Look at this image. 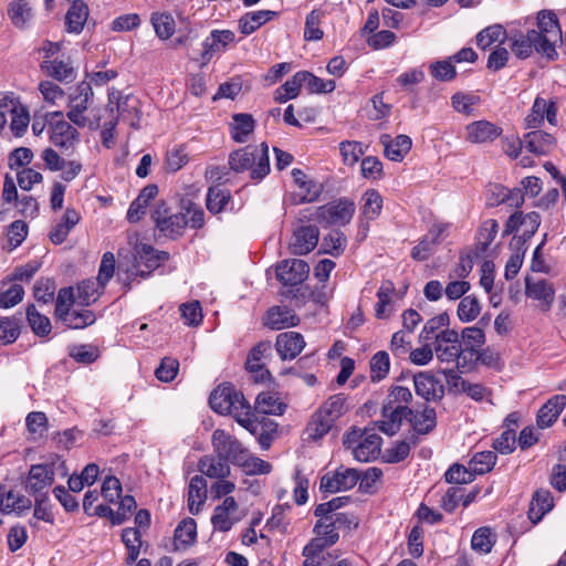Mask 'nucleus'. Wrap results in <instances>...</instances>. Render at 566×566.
Instances as JSON below:
<instances>
[{
    "mask_svg": "<svg viewBox=\"0 0 566 566\" xmlns=\"http://www.w3.org/2000/svg\"><path fill=\"white\" fill-rule=\"evenodd\" d=\"M230 197L228 189H222L219 186L210 187L206 199L207 209L213 214L221 212Z\"/></svg>",
    "mask_w": 566,
    "mask_h": 566,
    "instance_id": "nucleus-52",
    "label": "nucleus"
},
{
    "mask_svg": "<svg viewBox=\"0 0 566 566\" xmlns=\"http://www.w3.org/2000/svg\"><path fill=\"white\" fill-rule=\"evenodd\" d=\"M87 17L88 8L86 3L81 0H74L65 17L67 32L76 34L81 33Z\"/></svg>",
    "mask_w": 566,
    "mask_h": 566,
    "instance_id": "nucleus-39",
    "label": "nucleus"
},
{
    "mask_svg": "<svg viewBox=\"0 0 566 566\" xmlns=\"http://www.w3.org/2000/svg\"><path fill=\"white\" fill-rule=\"evenodd\" d=\"M539 224L541 216L538 212L532 211L524 214L522 211H517L509 217L503 235L521 232V235L530 240L536 233Z\"/></svg>",
    "mask_w": 566,
    "mask_h": 566,
    "instance_id": "nucleus-13",
    "label": "nucleus"
},
{
    "mask_svg": "<svg viewBox=\"0 0 566 566\" xmlns=\"http://www.w3.org/2000/svg\"><path fill=\"white\" fill-rule=\"evenodd\" d=\"M347 239L340 230H332L323 238L319 253L339 256L346 248Z\"/></svg>",
    "mask_w": 566,
    "mask_h": 566,
    "instance_id": "nucleus-46",
    "label": "nucleus"
},
{
    "mask_svg": "<svg viewBox=\"0 0 566 566\" xmlns=\"http://www.w3.org/2000/svg\"><path fill=\"white\" fill-rule=\"evenodd\" d=\"M507 36L505 29L501 24H493L476 34V45L482 50H486L495 42H499V45L503 44Z\"/></svg>",
    "mask_w": 566,
    "mask_h": 566,
    "instance_id": "nucleus-44",
    "label": "nucleus"
},
{
    "mask_svg": "<svg viewBox=\"0 0 566 566\" xmlns=\"http://www.w3.org/2000/svg\"><path fill=\"white\" fill-rule=\"evenodd\" d=\"M319 520L316 522L313 528L315 542H318L325 549L336 544L339 539L338 528L335 523L331 520L332 516H318Z\"/></svg>",
    "mask_w": 566,
    "mask_h": 566,
    "instance_id": "nucleus-30",
    "label": "nucleus"
},
{
    "mask_svg": "<svg viewBox=\"0 0 566 566\" xmlns=\"http://www.w3.org/2000/svg\"><path fill=\"white\" fill-rule=\"evenodd\" d=\"M553 135L543 130H533L524 135V147L535 155H547L555 147Z\"/></svg>",
    "mask_w": 566,
    "mask_h": 566,
    "instance_id": "nucleus-29",
    "label": "nucleus"
},
{
    "mask_svg": "<svg viewBox=\"0 0 566 566\" xmlns=\"http://www.w3.org/2000/svg\"><path fill=\"white\" fill-rule=\"evenodd\" d=\"M566 406L565 395H555L544 403L536 417V423L538 428H549L559 417L560 412Z\"/></svg>",
    "mask_w": 566,
    "mask_h": 566,
    "instance_id": "nucleus-24",
    "label": "nucleus"
},
{
    "mask_svg": "<svg viewBox=\"0 0 566 566\" xmlns=\"http://www.w3.org/2000/svg\"><path fill=\"white\" fill-rule=\"evenodd\" d=\"M389 355L385 350L377 352L370 359V378L373 381L382 380L389 373Z\"/></svg>",
    "mask_w": 566,
    "mask_h": 566,
    "instance_id": "nucleus-56",
    "label": "nucleus"
},
{
    "mask_svg": "<svg viewBox=\"0 0 566 566\" xmlns=\"http://www.w3.org/2000/svg\"><path fill=\"white\" fill-rule=\"evenodd\" d=\"M381 438L376 433L367 434L354 449L353 455L359 462H369L380 453Z\"/></svg>",
    "mask_w": 566,
    "mask_h": 566,
    "instance_id": "nucleus-38",
    "label": "nucleus"
},
{
    "mask_svg": "<svg viewBox=\"0 0 566 566\" xmlns=\"http://www.w3.org/2000/svg\"><path fill=\"white\" fill-rule=\"evenodd\" d=\"M334 426V422L317 410L306 426V434L311 440H318L325 436Z\"/></svg>",
    "mask_w": 566,
    "mask_h": 566,
    "instance_id": "nucleus-47",
    "label": "nucleus"
},
{
    "mask_svg": "<svg viewBox=\"0 0 566 566\" xmlns=\"http://www.w3.org/2000/svg\"><path fill=\"white\" fill-rule=\"evenodd\" d=\"M407 420L413 429L410 440L413 444L418 443V434H428L437 426L436 410L427 405L421 410L407 407Z\"/></svg>",
    "mask_w": 566,
    "mask_h": 566,
    "instance_id": "nucleus-11",
    "label": "nucleus"
},
{
    "mask_svg": "<svg viewBox=\"0 0 566 566\" xmlns=\"http://www.w3.org/2000/svg\"><path fill=\"white\" fill-rule=\"evenodd\" d=\"M53 482V473L46 462L33 464L27 478L25 489L30 494L40 496L45 494L42 492L50 488Z\"/></svg>",
    "mask_w": 566,
    "mask_h": 566,
    "instance_id": "nucleus-18",
    "label": "nucleus"
},
{
    "mask_svg": "<svg viewBox=\"0 0 566 566\" xmlns=\"http://www.w3.org/2000/svg\"><path fill=\"white\" fill-rule=\"evenodd\" d=\"M229 166L235 172L250 171L251 179L261 180L270 172L269 146L248 145L232 151L229 156Z\"/></svg>",
    "mask_w": 566,
    "mask_h": 566,
    "instance_id": "nucleus-1",
    "label": "nucleus"
},
{
    "mask_svg": "<svg viewBox=\"0 0 566 566\" xmlns=\"http://www.w3.org/2000/svg\"><path fill=\"white\" fill-rule=\"evenodd\" d=\"M209 405L216 412L233 417L248 416L250 410V405L242 392L237 391L229 382L219 385L210 394Z\"/></svg>",
    "mask_w": 566,
    "mask_h": 566,
    "instance_id": "nucleus-3",
    "label": "nucleus"
},
{
    "mask_svg": "<svg viewBox=\"0 0 566 566\" xmlns=\"http://www.w3.org/2000/svg\"><path fill=\"white\" fill-rule=\"evenodd\" d=\"M411 334L406 331H398L392 334L390 339V350L397 358H405L411 350Z\"/></svg>",
    "mask_w": 566,
    "mask_h": 566,
    "instance_id": "nucleus-63",
    "label": "nucleus"
},
{
    "mask_svg": "<svg viewBox=\"0 0 566 566\" xmlns=\"http://www.w3.org/2000/svg\"><path fill=\"white\" fill-rule=\"evenodd\" d=\"M481 305L474 295L463 296L458 305L457 314L461 322L474 321L480 314Z\"/></svg>",
    "mask_w": 566,
    "mask_h": 566,
    "instance_id": "nucleus-55",
    "label": "nucleus"
},
{
    "mask_svg": "<svg viewBox=\"0 0 566 566\" xmlns=\"http://www.w3.org/2000/svg\"><path fill=\"white\" fill-rule=\"evenodd\" d=\"M494 543V536L489 527L478 528L471 538L472 548L483 554L490 553Z\"/></svg>",
    "mask_w": 566,
    "mask_h": 566,
    "instance_id": "nucleus-62",
    "label": "nucleus"
},
{
    "mask_svg": "<svg viewBox=\"0 0 566 566\" xmlns=\"http://www.w3.org/2000/svg\"><path fill=\"white\" fill-rule=\"evenodd\" d=\"M319 239V230L315 224H303L293 232V240L290 243L291 253L305 255L312 252Z\"/></svg>",
    "mask_w": 566,
    "mask_h": 566,
    "instance_id": "nucleus-16",
    "label": "nucleus"
},
{
    "mask_svg": "<svg viewBox=\"0 0 566 566\" xmlns=\"http://www.w3.org/2000/svg\"><path fill=\"white\" fill-rule=\"evenodd\" d=\"M380 142L384 146L385 156L392 161H401L412 146L411 138L403 134L398 135L394 139L390 135L384 134L380 137Z\"/></svg>",
    "mask_w": 566,
    "mask_h": 566,
    "instance_id": "nucleus-25",
    "label": "nucleus"
},
{
    "mask_svg": "<svg viewBox=\"0 0 566 566\" xmlns=\"http://www.w3.org/2000/svg\"><path fill=\"white\" fill-rule=\"evenodd\" d=\"M323 13L319 10H312L305 20L304 39L306 41H318L323 38L324 32L319 28Z\"/></svg>",
    "mask_w": 566,
    "mask_h": 566,
    "instance_id": "nucleus-58",
    "label": "nucleus"
},
{
    "mask_svg": "<svg viewBox=\"0 0 566 566\" xmlns=\"http://www.w3.org/2000/svg\"><path fill=\"white\" fill-rule=\"evenodd\" d=\"M70 328H84L95 322V315L90 310L71 311L65 308L64 312L56 315Z\"/></svg>",
    "mask_w": 566,
    "mask_h": 566,
    "instance_id": "nucleus-42",
    "label": "nucleus"
},
{
    "mask_svg": "<svg viewBox=\"0 0 566 566\" xmlns=\"http://www.w3.org/2000/svg\"><path fill=\"white\" fill-rule=\"evenodd\" d=\"M461 344L463 357L461 363L462 370H471L473 356L485 343V335L482 328L476 326L465 327L461 333Z\"/></svg>",
    "mask_w": 566,
    "mask_h": 566,
    "instance_id": "nucleus-15",
    "label": "nucleus"
},
{
    "mask_svg": "<svg viewBox=\"0 0 566 566\" xmlns=\"http://www.w3.org/2000/svg\"><path fill=\"white\" fill-rule=\"evenodd\" d=\"M50 140L61 149H72L80 142V134L72 123L64 119L63 112L50 113Z\"/></svg>",
    "mask_w": 566,
    "mask_h": 566,
    "instance_id": "nucleus-6",
    "label": "nucleus"
},
{
    "mask_svg": "<svg viewBox=\"0 0 566 566\" xmlns=\"http://www.w3.org/2000/svg\"><path fill=\"white\" fill-rule=\"evenodd\" d=\"M433 349L437 355V358L441 363H457V368L462 370L461 363L463 355L462 345H447V344H433Z\"/></svg>",
    "mask_w": 566,
    "mask_h": 566,
    "instance_id": "nucleus-49",
    "label": "nucleus"
},
{
    "mask_svg": "<svg viewBox=\"0 0 566 566\" xmlns=\"http://www.w3.org/2000/svg\"><path fill=\"white\" fill-rule=\"evenodd\" d=\"M318 410L335 423L347 411L346 397L342 394L333 395Z\"/></svg>",
    "mask_w": 566,
    "mask_h": 566,
    "instance_id": "nucleus-50",
    "label": "nucleus"
},
{
    "mask_svg": "<svg viewBox=\"0 0 566 566\" xmlns=\"http://www.w3.org/2000/svg\"><path fill=\"white\" fill-rule=\"evenodd\" d=\"M509 45L513 52V54L521 60H525L530 57L533 51L542 54V50H539L538 36L536 35V30H527L526 33L522 31H514L507 36Z\"/></svg>",
    "mask_w": 566,
    "mask_h": 566,
    "instance_id": "nucleus-17",
    "label": "nucleus"
},
{
    "mask_svg": "<svg viewBox=\"0 0 566 566\" xmlns=\"http://www.w3.org/2000/svg\"><path fill=\"white\" fill-rule=\"evenodd\" d=\"M20 335V321L15 317L0 319V345L14 343Z\"/></svg>",
    "mask_w": 566,
    "mask_h": 566,
    "instance_id": "nucleus-60",
    "label": "nucleus"
},
{
    "mask_svg": "<svg viewBox=\"0 0 566 566\" xmlns=\"http://www.w3.org/2000/svg\"><path fill=\"white\" fill-rule=\"evenodd\" d=\"M285 408L286 406L273 392H261L255 400L256 411L263 415H282Z\"/></svg>",
    "mask_w": 566,
    "mask_h": 566,
    "instance_id": "nucleus-45",
    "label": "nucleus"
},
{
    "mask_svg": "<svg viewBox=\"0 0 566 566\" xmlns=\"http://www.w3.org/2000/svg\"><path fill=\"white\" fill-rule=\"evenodd\" d=\"M407 407L397 405L395 408L386 410V407L382 406L381 413L384 419L377 422L378 430L387 436L396 434L401 427L402 420H407Z\"/></svg>",
    "mask_w": 566,
    "mask_h": 566,
    "instance_id": "nucleus-28",
    "label": "nucleus"
},
{
    "mask_svg": "<svg viewBox=\"0 0 566 566\" xmlns=\"http://www.w3.org/2000/svg\"><path fill=\"white\" fill-rule=\"evenodd\" d=\"M300 324V317L287 306H272L264 317V325L271 329L280 331Z\"/></svg>",
    "mask_w": 566,
    "mask_h": 566,
    "instance_id": "nucleus-22",
    "label": "nucleus"
},
{
    "mask_svg": "<svg viewBox=\"0 0 566 566\" xmlns=\"http://www.w3.org/2000/svg\"><path fill=\"white\" fill-rule=\"evenodd\" d=\"M32 506V502L29 497L15 493L12 490H9L4 494H2L0 499V511L2 514H17L18 516L22 515L27 511H29Z\"/></svg>",
    "mask_w": 566,
    "mask_h": 566,
    "instance_id": "nucleus-35",
    "label": "nucleus"
},
{
    "mask_svg": "<svg viewBox=\"0 0 566 566\" xmlns=\"http://www.w3.org/2000/svg\"><path fill=\"white\" fill-rule=\"evenodd\" d=\"M8 15L17 28L23 29L32 18V9L25 0L13 1L9 4Z\"/></svg>",
    "mask_w": 566,
    "mask_h": 566,
    "instance_id": "nucleus-51",
    "label": "nucleus"
},
{
    "mask_svg": "<svg viewBox=\"0 0 566 566\" xmlns=\"http://www.w3.org/2000/svg\"><path fill=\"white\" fill-rule=\"evenodd\" d=\"M98 281H82L76 287V302L83 306H88L92 303H94L98 298L99 294L103 292V290L98 292Z\"/></svg>",
    "mask_w": 566,
    "mask_h": 566,
    "instance_id": "nucleus-54",
    "label": "nucleus"
},
{
    "mask_svg": "<svg viewBox=\"0 0 566 566\" xmlns=\"http://www.w3.org/2000/svg\"><path fill=\"white\" fill-rule=\"evenodd\" d=\"M135 250V264L133 265L132 271L127 273V279H130L132 276H140L145 279L169 259L168 252L158 251L149 244H138Z\"/></svg>",
    "mask_w": 566,
    "mask_h": 566,
    "instance_id": "nucleus-7",
    "label": "nucleus"
},
{
    "mask_svg": "<svg viewBox=\"0 0 566 566\" xmlns=\"http://www.w3.org/2000/svg\"><path fill=\"white\" fill-rule=\"evenodd\" d=\"M158 195V187L149 184L144 187L137 198L130 203L127 211V220L132 223L138 222L146 213V209L151 200Z\"/></svg>",
    "mask_w": 566,
    "mask_h": 566,
    "instance_id": "nucleus-27",
    "label": "nucleus"
},
{
    "mask_svg": "<svg viewBox=\"0 0 566 566\" xmlns=\"http://www.w3.org/2000/svg\"><path fill=\"white\" fill-rule=\"evenodd\" d=\"M80 213L73 208H67L61 221L50 232V240L54 244L63 243L66 240L70 231L80 222Z\"/></svg>",
    "mask_w": 566,
    "mask_h": 566,
    "instance_id": "nucleus-37",
    "label": "nucleus"
},
{
    "mask_svg": "<svg viewBox=\"0 0 566 566\" xmlns=\"http://www.w3.org/2000/svg\"><path fill=\"white\" fill-rule=\"evenodd\" d=\"M355 213V205L352 200L342 198L337 201L300 211L298 220L314 221L322 226H345L350 222Z\"/></svg>",
    "mask_w": 566,
    "mask_h": 566,
    "instance_id": "nucleus-2",
    "label": "nucleus"
},
{
    "mask_svg": "<svg viewBox=\"0 0 566 566\" xmlns=\"http://www.w3.org/2000/svg\"><path fill=\"white\" fill-rule=\"evenodd\" d=\"M359 479L360 474L357 470L340 467L334 474L327 473L322 476L319 489L326 493L347 491L353 489Z\"/></svg>",
    "mask_w": 566,
    "mask_h": 566,
    "instance_id": "nucleus-10",
    "label": "nucleus"
},
{
    "mask_svg": "<svg viewBox=\"0 0 566 566\" xmlns=\"http://www.w3.org/2000/svg\"><path fill=\"white\" fill-rule=\"evenodd\" d=\"M304 347V337L297 332H284L276 336L275 349L282 360L294 359Z\"/></svg>",
    "mask_w": 566,
    "mask_h": 566,
    "instance_id": "nucleus-21",
    "label": "nucleus"
},
{
    "mask_svg": "<svg viewBox=\"0 0 566 566\" xmlns=\"http://www.w3.org/2000/svg\"><path fill=\"white\" fill-rule=\"evenodd\" d=\"M308 273V264L301 259L284 260L276 266V277L285 286L301 285Z\"/></svg>",
    "mask_w": 566,
    "mask_h": 566,
    "instance_id": "nucleus-12",
    "label": "nucleus"
},
{
    "mask_svg": "<svg viewBox=\"0 0 566 566\" xmlns=\"http://www.w3.org/2000/svg\"><path fill=\"white\" fill-rule=\"evenodd\" d=\"M554 506L553 496L548 490H537L531 501L528 509V518L533 524H537L543 516Z\"/></svg>",
    "mask_w": 566,
    "mask_h": 566,
    "instance_id": "nucleus-31",
    "label": "nucleus"
},
{
    "mask_svg": "<svg viewBox=\"0 0 566 566\" xmlns=\"http://www.w3.org/2000/svg\"><path fill=\"white\" fill-rule=\"evenodd\" d=\"M525 295L539 302V308L548 312L555 300V290L546 280L534 281L531 277L525 279Z\"/></svg>",
    "mask_w": 566,
    "mask_h": 566,
    "instance_id": "nucleus-19",
    "label": "nucleus"
},
{
    "mask_svg": "<svg viewBox=\"0 0 566 566\" xmlns=\"http://www.w3.org/2000/svg\"><path fill=\"white\" fill-rule=\"evenodd\" d=\"M93 90L88 82H81L75 91L69 96V111L66 112L67 119L77 127H85L87 118L84 115L92 102Z\"/></svg>",
    "mask_w": 566,
    "mask_h": 566,
    "instance_id": "nucleus-9",
    "label": "nucleus"
},
{
    "mask_svg": "<svg viewBox=\"0 0 566 566\" xmlns=\"http://www.w3.org/2000/svg\"><path fill=\"white\" fill-rule=\"evenodd\" d=\"M234 33L231 30H213L210 35L202 42L203 51L201 59L203 63L211 60L216 52L224 50L229 43L234 41Z\"/></svg>",
    "mask_w": 566,
    "mask_h": 566,
    "instance_id": "nucleus-26",
    "label": "nucleus"
},
{
    "mask_svg": "<svg viewBox=\"0 0 566 566\" xmlns=\"http://www.w3.org/2000/svg\"><path fill=\"white\" fill-rule=\"evenodd\" d=\"M451 57L431 63L429 66L431 76L441 82L452 81L457 75Z\"/></svg>",
    "mask_w": 566,
    "mask_h": 566,
    "instance_id": "nucleus-61",
    "label": "nucleus"
},
{
    "mask_svg": "<svg viewBox=\"0 0 566 566\" xmlns=\"http://www.w3.org/2000/svg\"><path fill=\"white\" fill-rule=\"evenodd\" d=\"M467 139L473 144L492 143L502 134V128L489 120H476L467 127Z\"/></svg>",
    "mask_w": 566,
    "mask_h": 566,
    "instance_id": "nucleus-23",
    "label": "nucleus"
},
{
    "mask_svg": "<svg viewBox=\"0 0 566 566\" xmlns=\"http://www.w3.org/2000/svg\"><path fill=\"white\" fill-rule=\"evenodd\" d=\"M536 35L538 36L539 50L542 55L548 60L557 56L556 45L563 42V33L558 23L557 15L553 11L542 10L537 13Z\"/></svg>",
    "mask_w": 566,
    "mask_h": 566,
    "instance_id": "nucleus-4",
    "label": "nucleus"
},
{
    "mask_svg": "<svg viewBox=\"0 0 566 566\" xmlns=\"http://www.w3.org/2000/svg\"><path fill=\"white\" fill-rule=\"evenodd\" d=\"M416 394L427 402L440 401L444 397L442 381L430 371H420L413 376Z\"/></svg>",
    "mask_w": 566,
    "mask_h": 566,
    "instance_id": "nucleus-14",
    "label": "nucleus"
},
{
    "mask_svg": "<svg viewBox=\"0 0 566 566\" xmlns=\"http://www.w3.org/2000/svg\"><path fill=\"white\" fill-rule=\"evenodd\" d=\"M212 447L214 453L232 463L238 465L247 455L248 449L232 434L222 429H217L212 433Z\"/></svg>",
    "mask_w": 566,
    "mask_h": 566,
    "instance_id": "nucleus-8",
    "label": "nucleus"
},
{
    "mask_svg": "<svg viewBox=\"0 0 566 566\" xmlns=\"http://www.w3.org/2000/svg\"><path fill=\"white\" fill-rule=\"evenodd\" d=\"M363 213L367 219H376L382 208V198L377 190L370 189L364 193L363 197Z\"/></svg>",
    "mask_w": 566,
    "mask_h": 566,
    "instance_id": "nucleus-59",
    "label": "nucleus"
},
{
    "mask_svg": "<svg viewBox=\"0 0 566 566\" xmlns=\"http://www.w3.org/2000/svg\"><path fill=\"white\" fill-rule=\"evenodd\" d=\"M150 219L159 235L171 240H176L181 237L187 227L184 213H172L164 200H159L155 203L150 213Z\"/></svg>",
    "mask_w": 566,
    "mask_h": 566,
    "instance_id": "nucleus-5",
    "label": "nucleus"
},
{
    "mask_svg": "<svg viewBox=\"0 0 566 566\" xmlns=\"http://www.w3.org/2000/svg\"><path fill=\"white\" fill-rule=\"evenodd\" d=\"M150 23L156 35L160 40H168L175 33L176 22L169 12H153L150 15Z\"/></svg>",
    "mask_w": 566,
    "mask_h": 566,
    "instance_id": "nucleus-41",
    "label": "nucleus"
},
{
    "mask_svg": "<svg viewBox=\"0 0 566 566\" xmlns=\"http://www.w3.org/2000/svg\"><path fill=\"white\" fill-rule=\"evenodd\" d=\"M197 524L191 517L182 520L174 533V551L186 549L196 542Z\"/></svg>",
    "mask_w": 566,
    "mask_h": 566,
    "instance_id": "nucleus-36",
    "label": "nucleus"
},
{
    "mask_svg": "<svg viewBox=\"0 0 566 566\" xmlns=\"http://www.w3.org/2000/svg\"><path fill=\"white\" fill-rule=\"evenodd\" d=\"M27 319L32 332L40 337L50 334L52 326L49 317L42 315L35 305H29L27 308Z\"/></svg>",
    "mask_w": 566,
    "mask_h": 566,
    "instance_id": "nucleus-48",
    "label": "nucleus"
},
{
    "mask_svg": "<svg viewBox=\"0 0 566 566\" xmlns=\"http://www.w3.org/2000/svg\"><path fill=\"white\" fill-rule=\"evenodd\" d=\"M496 459L497 457L493 451L476 452L470 461V469L474 476L485 474L494 468Z\"/></svg>",
    "mask_w": 566,
    "mask_h": 566,
    "instance_id": "nucleus-53",
    "label": "nucleus"
},
{
    "mask_svg": "<svg viewBox=\"0 0 566 566\" xmlns=\"http://www.w3.org/2000/svg\"><path fill=\"white\" fill-rule=\"evenodd\" d=\"M207 500V481L201 475L191 478L188 485V509L197 515Z\"/></svg>",
    "mask_w": 566,
    "mask_h": 566,
    "instance_id": "nucleus-33",
    "label": "nucleus"
},
{
    "mask_svg": "<svg viewBox=\"0 0 566 566\" xmlns=\"http://www.w3.org/2000/svg\"><path fill=\"white\" fill-rule=\"evenodd\" d=\"M199 471L208 478L226 479L230 475L229 462L216 455H205L198 462Z\"/></svg>",
    "mask_w": 566,
    "mask_h": 566,
    "instance_id": "nucleus-32",
    "label": "nucleus"
},
{
    "mask_svg": "<svg viewBox=\"0 0 566 566\" xmlns=\"http://www.w3.org/2000/svg\"><path fill=\"white\" fill-rule=\"evenodd\" d=\"M449 324L450 318L447 312L428 319L422 331L420 332V342H428L432 337L434 338L436 334H438L440 329L442 331L443 327H448Z\"/></svg>",
    "mask_w": 566,
    "mask_h": 566,
    "instance_id": "nucleus-57",
    "label": "nucleus"
},
{
    "mask_svg": "<svg viewBox=\"0 0 566 566\" xmlns=\"http://www.w3.org/2000/svg\"><path fill=\"white\" fill-rule=\"evenodd\" d=\"M40 67L49 77L62 83H70L76 78V70L70 56L65 59L44 60Z\"/></svg>",
    "mask_w": 566,
    "mask_h": 566,
    "instance_id": "nucleus-20",
    "label": "nucleus"
},
{
    "mask_svg": "<svg viewBox=\"0 0 566 566\" xmlns=\"http://www.w3.org/2000/svg\"><path fill=\"white\" fill-rule=\"evenodd\" d=\"M275 14L276 12L271 10L247 12L239 20V30L242 34L249 35L271 20Z\"/></svg>",
    "mask_w": 566,
    "mask_h": 566,
    "instance_id": "nucleus-40",
    "label": "nucleus"
},
{
    "mask_svg": "<svg viewBox=\"0 0 566 566\" xmlns=\"http://www.w3.org/2000/svg\"><path fill=\"white\" fill-rule=\"evenodd\" d=\"M298 77L301 86L305 85L310 93H331L336 88L334 80L324 81L308 71L297 72Z\"/></svg>",
    "mask_w": 566,
    "mask_h": 566,
    "instance_id": "nucleus-43",
    "label": "nucleus"
},
{
    "mask_svg": "<svg viewBox=\"0 0 566 566\" xmlns=\"http://www.w3.org/2000/svg\"><path fill=\"white\" fill-rule=\"evenodd\" d=\"M255 128V120L251 114L237 113L232 116L230 134L234 142L243 144Z\"/></svg>",
    "mask_w": 566,
    "mask_h": 566,
    "instance_id": "nucleus-34",
    "label": "nucleus"
},
{
    "mask_svg": "<svg viewBox=\"0 0 566 566\" xmlns=\"http://www.w3.org/2000/svg\"><path fill=\"white\" fill-rule=\"evenodd\" d=\"M324 551L325 548L318 542L311 539L302 552L304 556L303 566H322L325 559L323 556Z\"/></svg>",
    "mask_w": 566,
    "mask_h": 566,
    "instance_id": "nucleus-64",
    "label": "nucleus"
}]
</instances>
